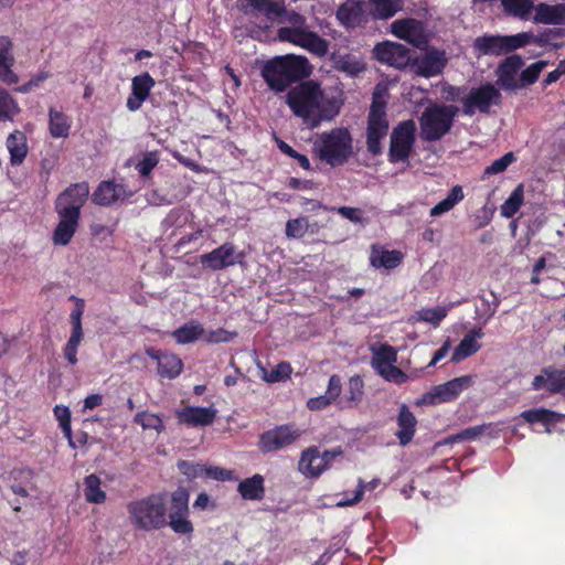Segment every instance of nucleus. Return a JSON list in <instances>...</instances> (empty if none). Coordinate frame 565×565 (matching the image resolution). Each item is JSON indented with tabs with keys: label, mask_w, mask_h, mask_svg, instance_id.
Segmentation results:
<instances>
[{
	"label": "nucleus",
	"mask_w": 565,
	"mask_h": 565,
	"mask_svg": "<svg viewBox=\"0 0 565 565\" xmlns=\"http://www.w3.org/2000/svg\"><path fill=\"white\" fill-rule=\"evenodd\" d=\"M286 104L295 116L309 128L332 120L342 106V100L332 92L323 90L316 81H306L292 87L286 95Z\"/></svg>",
	"instance_id": "1"
},
{
	"label": "nucleus",
	"mask_w": 565,
	"mask_h": 565,
	"mask_svg": "<svg viewBox=\"0 0 565 565\" xmlns=\"http://www.w3.org/2000/svg\"><path fill=\"white\" fill-rule=\"evenodd\" d=\"M311 74V66L305 56L285 55L276 56L262 67V76L271 90L284 92L287 87Z\"/></svg>",
	"instance_id": "2"
},
{
	"label": "nucleus",
	"mask_w": 565,
	"mask_h": 565,
	"mask_svg": "<svg viewBox=\"0 0 565 565\" xmlns=\"http://www.w3.org/2000/svg\"><path fill=\"white\" fill-rule=\"evenodd\" d=\"M313 153L331 167L344 164L353 153V139L347 128H333L317 135L312 145Z\"/></svg>",
	"instance_id": "3"
},
{
	"label": "nucleus",
	"mask_w": 565,
	"mask_h": 565,
	"mask_svg": "<svg viewBox=\"0 0 565 565\" xmlns=\"http://www.w3.org/2000/svg\"><path fill=\"white\" fill-rule=\"evenodd\" d=\"M129 521L141 531L158 530L167 525L164 494H153L127 505Z\"/></svg>",
	"instance_id": "4"
},
{
	"label": "nucleus",
	"mask_w": 565,
	"mask_h": 565,
	"mask_svg": "<svg viewBox=\"0 0 565 565\" xmlns=\"http://www.w3.org/2000/svg\"><path fill=\"white\" fill-rule=\"evenodd\" d=\"M286 22H288L289 25L278 30V39L280 41L290 42L317 56L327 54L329 49L328 42L309 30L306 24V19L302 15L296 12H289L286 14Z\"/></svg>",
	"instance_id": "5"
},
{
	"label": "nucleus",
	"mask_w": 565,
	"mask_h": 565,
	"mask_svg": "<svg viewBox=\"0 0 565 565\" xmlns=\"http://www.w3.org/2000/svg\"><path fill=\"white\" fill-rule=\"evenodd\" d=\"M458 108L434 104L427 107L420 118V136L424 140L435 141L445 136L451 128Z\"/></svg>",
	"instance_id": "6"
},
{
	"label": "nucleus",
	"mask_w": 565,
	"mask_h": 565,
	"mask_svg": "<svg viewBox=\"0 0 565 565\" xmlns=\"http://www.w3.org/2000/svg\"><path fill=\"white\" fill-rule=\"evenodd\" d=\"M533 38L530 33L514 35H483L473 41L478 55H502L525 46Z\"/></svg>",
	"instance_id": "7"
},
{
	"label": "nucleus",
	"mask_w": 565,
	"mask_h": 565,
	"mask_svg": "<svg viewBox=\"0 0 565 565\" xmlns=\"http://www.w3.org/2000/svg\"><path fill=\"white\" fill-rule=\"evenodd\" d=\"M372 351V367L386 381L394 384H403L408 380V376L397 366L396 350L388 344L373 345Z\"/></svg>",
	"instance_id": "8"
},
{
	"label": "nucleus",
	"mask_w": 565,
	"mask_h": 565,
	"mask_svg": "<svg viewBox=\"0 0 565 565\" xmlns=\"http://www.w3.org/2000/svg\"><path fill=\"white\" fill-rule=\"evenodd\" d=\"M475 379L476 375L472 374L462 375L436 385L423 395L418 404L434 405L455 401L463 391L472 386Z\"/></svg>",
	"instance_id": "9"
},
{
	"label": "nucleus",
	"mask_w": 565,
	"mask_h": 565,
	"mask_svg": "<svg viewBox=\"0 0 565 565\" xmlns=\"http://www.w3.org/2000/svg\"><path fill=\"white\" fill-rule=\"evenodd\" d=\"M416 125L409 119L402 121L391 135L390 160L392 162L405 161L412 153L415 143Z\"/></svg>",
	"instance_id": "10"
},
{
	"label": "nucleus",
	"mask_w": 565,
	"mask_h": 565,
	"mask_svg": "<svg viewBox=\"0 0 565 565\" xmlns=\"http://www.w3.org/2000/svg\"><path fill=\"white\" fill-rule=\"evenodd\" d=\"M301 434L302 430L292 425H281L263 433L258 448L262 452L278 451L295 444Z\"/></svg>",
	"instance_id": "11"
},
{
	"label": "nucleus",
	"mask_w": 565,
	"mask_h": 565,
	"mask_svg": "<svg viewBox=\"0 0 565 565\" xmlns=\"http://www.w3.org/2000/svg\"><path fill=\"white\" fill-rule=\"evenodd\" d=\"M500 102L501 93L491 84L472 88L461 98L466 115H473L477 110L488 113L492 106H498Z\"/></svg>",
	"instance_id": "12"
},
{
	"label": "nucleus",
	"mask_w": 565,
	"mask_h": 565,
	"mask_svg": "<svg viewBox=\"0 0 565 565\" xmlns=\"http://www.w3.org/2000/svg\"><path fill=\"white\" fill-rule=\"evenodd\" d=\"M388 122L384 105L374 99L367 125V149L370 152L377 154L381 151V140L386 136Z\"/></svg>",
	"instance_id": "13"
},
{
	"label": "nucleus",
	"mask_w": 565,
	"mask_h": 565,
	"mask_svg": "<svg viewBox=\"0 0 565 565\" xmlns=\"http://www.w3.org/2000/svg\"><path fill=\"white\" fill-rule=\"evenodd\" d=\"M341 454L342 451L340 449L319 452L316 447L308 448L301 454L298 467L299 471L306 477H318L327 470L331 461Z\"/></svg>",
	"instance_id": "14"
},
{
	"label": "nucleus",
	"mask_w": 565,
	"mask_h": 565,
	"mask_svg": "<svg viewBox=\"0 0 565 565\" xmlns=\"http://www.w3.org/2000/svg\"><path fill=\"white\" fill-rule=\"evenodd\" d=\"M89 186L86 182L71 185L56 200V212L79 217L81 209L87 200Z\"/></svg>",
	"instance_id": "15"
},
{
	"label": "nucleus",
	"mask_w": 565,
	"mask_h": 565,
	"mask_svg": "<svg viewBox=\"0 0 565 565\" xmlns=\"http://www.w3.org/2000/svg\"><path fill=\"white\" fill-rule=\"evenodd\" d=\"M447 56L444 51L431 49L411 63V66L419 76L429 78L439 75L447 65Z\"/></svg>",
	"instance_id": "16"
},
{
	"label": "nucleus",
	"mask_w": 565,
	"mask_h": 565,
	"mask_svg": "<svg viewBox=\"0 0 565 565\" xmlns=\"http://www.w3.org/2000/svg\"><path fill=\"white\" fill-rule=\"evenodd\" d=\"M392 33L414 46L422 47L428 43V33L423 22L415 19H401L391 24Z\"/></svg>",
	"instance_id": "17"
},
{
	"label": "nucleus",
	"mask_w": 565,
	"mask_h": 565,
	"mask_svg": "<svg viewBox=\"0 0 565 565\" xmlns=\"http://www.w3.org/2000/svg\"><path fill=\"white\" fill-rule=\"evenodd\" d=\"M373 53L379 62L395 68H404L411 62L409 50L399 43H380L374 47Z\"/></svg>",
	"instance_id": "18"
},
{
	"label": "nucleus",
	"mask_w": 565,
	"mask_h": 565,
	"mask_svg": "<svg viewBox=\"0 0 565 565\" xmlns=\"http://www.w3.org/2000/svg\"><path fill=\"white\" fill-rule=\"evenodd\" d=\"M239 254L231 243H225L210 253L200 256V263L204 268L221 270L237 263Z\"/></svg>",
	"instance_id": "19"
},
{
	"label": "nucleus",
	"mask_w": 565,
	"mask_h": 565,
	"mask_svg": "<svg viewBox=\"0 0 565 565\" xmlns=\"http://www.w3.org/2000/svg\"><path fill=\"white\" fill-rule=\"evenodd\" d=\"M532 388L550 394H565V370L547 366L534 376Z\"/></svg>",
	"instance_id": "20"
},
{
	"label": "nucleus",
	"mask_w": 565,
	"mask_h": 565,
	"mask_svg": "<svg viewBox=\"0 0 565 565\" xmlns=\"http://www.w3.org/2000/svg\"><path fill=\"white\" fill-rule=\"evenodd\" d=\"M180 471L189 478H206L213 480H231L233 472L214 466H206L193 461H180L178 463Z\"/></svg>",
	"instance_id": "21"
},
{
	"label": "nucleus",
	"mask_w": 565,
	"mask_h": 565,
	"mask_svg": "<svg viewBox=\"0 0 565 565\" xmlns=\"http://www.w3.org/2000/svg\"><path fill=\"white\" fill-rule=\"evenodd\" d=\"M366 1L348 0L337 11V18L347 28H355L367 20Z\"/></svg>",
	"instance_id": "22"
},
{
	"label": "nucleus",
	"mask_w": 565,
	"mask_h": 565,
	"mask_svg": "<svg viewBox=\"0 0 565 565\" xmlns=\"http://www.w3.org/2000/svg\"><path fill=\"white\" fill-rule=\"evenodd\" d=\"M175 414L179 422L182 424L193 427H204L211 425L214 422L217 409L213 406H185L184 408L177 411Z\"/></svg>",
	"instance_id": "23"
},
{
	"label": "nucleus",
	"mask_w": 565,
	"mask_h": 565,
	"mask_svg": "<svg viewBox=\"0 0 565 565\" xmlns=\"http://www.w3.org/2000/svg\"><path fill=\"white\" fill-rule=\"evenodd\" d=\"M146 353L158 362V374L161 377L174 379L181 373L183 363L178 355L154 350L153 348H147Z\"/></svg>",
	"instance_id": "24"
},
{
	"label": "nucleus",
	"mask_w": 565,
	"mask_h": 565,
	"mask_svg": "<svg viewBox=\"0 0 565 565\" xmlns=\"http://www.w3.org/2000/svg\"><path fill=\"white\" fill-rule=\"evenodd\" d=\"M129 195H131V192H127L122 184L111 181H103L93 193L92 200L98 205L108 206Z\"/></svg>",
	"instance_id": "25"
},
{
	"label": "nucleus",
	"mask_w": 565,
	"mask_h": 565,
	"mask_svg": "<svg viewBox=\"0 0 565 565\" xmlns=\"http://www.w3.org/2000/svg\"><path fill=\"white\" fill-rule=\"evenodd\" d=\"M522 66L523 60L519 55L507 57L499 66L498 83L505 89L518 88L520 82L518 73Z\"/></svg>",
	"instance_id": "26"
},
{
	"label": "nucleus",
	"mask_w": 565,
	"mask_h": 565,
	"mask_svg": "<svg viewBox=\"0 0 565 565\" xmlns=\"http://www.w3.org/2000/svg\"><path fill=\"white\" fill-rule=\"evenodd\" d=\"M483 335L484 333L481 328L471 329L455 349L451 361L457 363L477 353L481 349L479 340Z\"/></svg>",
	"instance_id": "27"
},
{
	"label": "nucleus",
	"mask_w": 565,
	"mask_h": 565,
	"mask_svg": "<svg viewBox=\"0 0 565 565\" xmlns=\"http://www.w3.org/2000/svg\"><path fill=\"white\" fill-rule=\"evenodd\" d=\"M14 56L12 53V43L9 38L0 36V81L12 85L18 83L19 78L12 71Z\"/></svg>",
	"instance_id": "28"
},
{
	"label": "nucleus",
	"mask_w": 565,
	"mask_h": 565,
	"mask_svg": "<svg viewBox=\"0 0 565 565\" xmlns=\"http://www.w3.org/2000/svg\"><path fill=\"white\" fill-rule=\"evenodd\" d=\"M342 392L341 380L338 375H332L329 379L328 388L326 394L312 397L307 402L310 411H321L338 401Z\"/></svg>",
	"instance_id": "29"
},
{
	"label": "nucleus",
	"mask_w": 565,
	"mask_h": 565,
	"mask_svg": "<svg viewBox=\"0 0 565 565\" xmlns=\"http://www.w3.org/2000/svg\"><path fill=\"white\" fill-rule=\"evenodd\" d=\"M398 430L396 437L402 446L407 445L414 437L417 420L406 405H402L396 418Z\"/></svg>",
	"instance_id": "30"
},
{
	"label": "nucleus",
	"mask_w": 565,
	"mask_h": 565,
	"mask_svg": "<svg viewBox=\"0 0 565 565\" xmlns=\"http://www.w3.org/2000/svg\"><path fill=\"white\" fill-rule=\"evenodd\" d=\"M534 22L542 24H565V3H540L535 8Z\"/></svg>",
	"instance_id": "31"
},
{
	"label": "nucleus",
	"mask_w": 565,
	"mask_h": 565,
	"mask_svg": "<svg viewBox=\"0 0 565 565\" xmlns=\"http://www.w3.org/2000/svg\"><path fill=\"white\" fill-rule=\"evenodd\" d=\"M60 222L53 233V243L55 245H67L74 236L79 217L64 213H57Z\"/></svg>",
	"instance_id": "32"
},
{
	"label": "nucleus",
	"mask_w": 565,
	"mask_h": 565,
	"mask_svg": "<svg viewBox=\"0 0 565 565\" xmlns=\"http://www.w3.org/2000/svg\"><path fill=\"white\" fill-rule=\"evenodd\" d=\"M403 259V254L398 250H388L382 246H372L370 262L375 268L393 269L397 267Z\"/></svg>",
	"instance_id": "33"
},
{
	"label": "nucleus",
	"mask_w": 565,
	"mask_h": 565,
	"mask_svg": "<svg viewBox=\"0 0 565 565\" xmlns=\"http://www.w3.org/2000/svg\"><path fill=\"white\" fill-rule=\"evenodd\" d=\"M332 61L334 68L348 74L349 76H356L365 71V62L363 57L358 54H333Z\"/></svg>",
	"instance_id": "34"
},
{
	"label": "nucleus",
	"mask_w": 565,
	"mask_h": 565,
	"mask_svg": "<svg viewBox=\"0 0 565 565\" xmlns=\"http://www.w3.org/2000/svg\"><path fill=\"white\" fill-rule=\"evenodd\" d=\"M7 148L10 153V161L13 166L21 164L28 153L25 135L15 130L7 138Z\"/></svg>",
	"instance_id": "35"
},
{
	"label": "nucleus",
	"mask_w": 565,
	"mask_h": 565,
	"mask_svg": "<svg viewBox=\"0 0 565 565\" xmlns=\"http://www.w3.org/2000/svg\"><path fill=\"white\" fill-rule=\"evenodd\" d=\"M49 130L53 138H66L71 130V119L54 107L49 109Z\"/></svg>",
	"instance_id": "36"
},
{
	"label": "nucleus",
	"mask_w": 565,
	"mask_h": 565,
	"mask_svg": "<svg viewBox=\"0 0 565 565\" xmlns=\"http://www.w3.org/2000/svg\"><path fill=\"white\" fill-rule=\"evenodd\" d=\"M366 3L369 15L375 19H388L402 9L399 0H369Z\"/></svg>",
	"instance_id": "37"
},
{
	"label": "nucleus",
	"mask_w": 565,
	"mask_h": 565,
	"mask_svg": "<svg viewBox=\"0 0 565 565\" xmlns=\"http://www.w3.org/2000/svg\"><path fill=\"white\" fill-rule=\"evenodd\" d=\"M238 492L246 500H260L264 497V478L260 475H254L239 482Z\"/></svg>",
	"instance_id": "38"
},
{
	"label": "nucleus",
	"mask_w": 565,
	"mask_h": 565,
	"mask_svg": "<svg viewBox=\"0 0 565 565\" xmlns=\"http://www.w3.org/2000/svg\"><path fill=\"white\" fill-rule=\"evenodd\" d=\"M204 335V328L198 321H189L172 332V337L179 344L192 343Z\"/></svg>",
	"instance_id": "39"
},
{
	"label": "nucleus",
	"mask_w": 565,
	"mask_h": 565,
	"mask_svg": "<svg viewBox=\"0 0 565 565\" xmlns=\"http://www.w3.org/2000/svg\"><path fill=\"white\" fill-rule=\"evenodd\" d=\"M521 417L529 424L541 423L545 426L557 423L565 415L555 413L546 408L529 409L521 413Z\"/></svg>",
	"instance_id": "40"
},
{
	"label": "nucleus",
	"mask_w": 565,
	"mask_h": 565,
	"mask_svg": "<svg viewBox=\"0 0 565 565\" xmlns=\"http://www.w3.org/2000/svg\"><path fill=\"white\" fill-rule=\"evenodd\" d=\"M507 14L527 20L534 9V0H500Z\"/></svg>",
	"instance_id": "41"
},
{
	"label": "nucleus",
	"mask_w": 565,
	"mask_h": 565,
	"mask_svg": "<svg viewBox=\"0 0 565 565\" xmlns=\"http://www.w3.org/2000/svg\"><path fill=\"white\" fill-rule=\"evenodd\" d=\"M463 196L462 188L460 185H455L447 194V196L430 210V216L435 217L447 213L454 209L456 204L462 201Z\"/></svg>",
	"instance_id": "42"
},
{
	"label": "nucleus",
	"mask_w": 565,
	"mask_h": 565,
	"mask_svg": "<svg viewBox=\"0 0 565 565\" xmlns=\"http://www.w3.org/2000/svg\"><path fill=\"white\" fill-rule=\"evenodd\" d=\"M523 199L524 188L523 184H519L501 205V215L505 218L513 217L520 210L521 205L523 204Z\"/></svg>",
	"instance_id": "43"
},
{
	"label": "nucleus",
	"mask_w": 565,
	"mask_h": 565,
	"mask_svg": "<svg viewBox=\"0 0 565 565\" xmlns=\"http://www.w3.org/2000/svg\"><path fill=\"white\" fill-rule=\"evenodd\" d=\"M363 396V381L359 376L351 377L349 381L348 392L343 399L339 401L342 408L356 406Z\"/></svg>",
	"instance_id": "44"
},
{
	"label": "nucleus",
	"mask_w": 565,
	"mask_h": 565,
	"mask_svg": "<svg viewBox=\"0 0 565 565\" xmlns=\"http://www.w3.org/2000/svg\"><path fill=\"white\" fill-rule=\"evenodd\" d=\"M102 481L96 475H89L84 480L85 498L90 503H103L106 500V492L100 488Z\"/></svg>",
	"instance_id": "45"
},
{
	"label": "nucleus",
	"mask_w": 565,
	"mask_h": 565,
	"mask_svg": "<svg viewBox=\"0 0 565 565\" xmlns=\"http://www.w3.org/2000/svg\"><path fill=\"white\" fill-rule=\"evenodd\" d=\"M256 364L259 370V376L268 383H276L286 380L290 376L292 371L291 366L286 362L277 364L270 372H268L259 361H257Z\"/></svg>",
	"instance_id": "46"
},
{
	"label": "nucleus",
	"mask_w": 565,
	"mask_h": 565,
	"mask_svg": "<svg viewBox=\"0 0 565 565\" xmlns=\"http://www.w3.org/2000/svg\"><path fill=\"white\" fill-rule=\"evenodd\" d=\"M20 113L18 103L0 87V121L12 120Z\"/></svg>",
	"instance_id": "47"
},
{
	"label": "nucleus",
	"mask_w": 565,
	"mask_h": 565,
	"mask_svg": "<svg viewBox=\"0 0 565 565\" xmlns=\"http://www.w3.org/2000/svg\"><path fill=\"white\" fill-rule=\"evenodd\" d=\"M448 308L446 307H436V308H423L415 312L413 319L416 321H424L431 323L437 327L441 322V320L447 316Z\"/></svg>",
	"instance_id": "48"
},
{
	"label": "nucleus",
	"mask_w": 565,
	"mask_h": 565,
	"mask_svg": "<svg viewBox=\"0 0 565 565\" xmlns=\"http://www.w3.org/2000/svg\"><path fill=\"white\" fill-rule=\"evenodd\" d=\"M159 153L157 151H146L141 153L140 159L135 163V169L138 171L140 177L148 178L151 171L159 163Z\"/></svg>",
	"instance_id": "49"
},
{
	"label": "nucleus",
	"mask_w": 565,
	"mask_h": 565,
	"mask_svg": "<svg viewBox=\"0 0 565 565\" xmlns=\"http://www.w3.org/2000/svg\"><path fill=\"white\" fill-rule=\"evenodd\" d=\"M250 8L259 13H264L267 19L274 20L281 15L282 8L271 0H247Z\"/></svg>",
	"instance_id": "50"
},
{
	"label": "nucleus",
	"mask_w": 565,
	"mask_h": 565,
	"mask_svg": "<svg viewBox=\"0 0 565 565\" xmlns=\"http://www.w3.org/2000/svg\"><path fill=\"white\" fill-rule=\"evenodd\" d=\"M154 79L148 74L143 73L137 75L131 81V92L146 100L150 94V90L154 86Z\"/></svg>",
	"instance_id": "51"
},
{
	"label": "nucleus",
	"mask_w": 565,
	"mask_h": 565,
	"mask_svg": "<svg viewBox=\"0 0 565 565\" xmlns=\"http://www.w3.org/2000/svg\"><path fill=\"white\" fill-rule=\"evenodd\" d=\"M189 514V493L185 489H178L172 493L169 515Z\"/></svg>",
	"instance_id": "52"
},
{
	"label": "nucleus",
	"mask_w": 565,
	"mask_h": 565,
	"mask_svg": "<svg viewBox=\"0 0 565 565\" xmlns=\"http://www.w3.org/2000/svg\"><path fill=\"white\" fill-rule=\"evenodd\" d=\"M54 416L60 424V427L67 438L71 446H73L72 427H71V411L67 406L56 405L54 407Z\"/></svg>",
	"instance_id": "53"
},
{
	"label": "nucleus",
	"mask_w": 565,
	"mask_h": 565,
	"mask_svg": "<svg viewBox=\"0 0 565 565\" xmlns=\"http://www.w3.org/2000/svg\"><path fill=\"white\" fill-rule=\"evenodd\" d=\"M546 66V63L544 61H539L533 64H531L527 68L522 71L520 75V86H526L533 84L537 77L540 76L543 68Z\"/></svg>",
	"instance_id": "54"
},
{
	"label": "nucleus",
	"mask_w": 565,
	"mask_h": 565,
	"mask_svg": "<svg viewBox=\"0 0 565 565\" xmlns=\"http://www.w3.org/2000/svg\"><path fill=\"white\" fill-rule=\"evenodd\" d=\"M169 525L178 534H191L193 524L189 520V514L169 515Z\"/></svg>",
	"instance_id": "55"
},
{
	"label": "nucleus",
	"mask_w": 565,
	"mask_h": 565,
	"mask_svg": "<svg viewBox=\"0 0 565 565\" xmlns=\"http://www.w3.org/2000/svg\"><path fill=\"white\" fill-rule=\"evenodd\" d=\"M515 160L514 154L512 152L505 153L503 157L494 160L490 166H488L484 171L482 178L486 179L488 175L498 174L507 170V168Z\"/></svg>",
	"instance_id": "56"
},
{
	"label": "nucleus",
	"mask_w": 565,
	"mask_h": 565,
	"mask_svg": "<svg viewBox=\"0 0 565 565\" xmlns=\"http://www.w3.org/2000/svg\"><path fill=\"white\" fill-rule=\"evenodd\" d=\"M309 227L308 220L305 217L294 218L286 224V235L291 238L305 236Z\"/></svg>",
	"instance_id": "57"
},
{
	"label": "nucleus",
	"mask_w": 565,
	"mask_h": 565,
	"mask_svg": "<svg viewBox=\"0 0 565 565\" xmlns=\"http://www.w3.org/2000/svg\"><path fill=\"white\" fill-rule=\"evenodd\" d=\"M135 422L139 424L143 429H154L160 431L162 428V420L160 417L148 412L138 413L135 416Z\"/></svg>",
	"instance_id": "58"
},
{
	"label": "nucleus",
	"mask_w": 565,
	"mask_h": 565,
	"mask_svg": "<svg viewBox=\"0 0 565 565\" xmlns=\"http://www.w3.org/2000/svg\"><path fill=\"white\" fill-rule=\"evenodd\" d=\"M236 333L228 332L224 329H217V330H204V335L201 338L202 340L211 343H220V342H227L233 337H235Z\"/></svg>",
	"instance_id": "59"
},
{
	"label": "nucleus",
	"mask_w": 565,
	"mask_h": 565,
	"mask_svg": "<svg viewBox=\"0 0 565 565\" xmlns=\"http://www.w3.org/2000/svg\"><path fill=\"white\" fill-rule=\"evenodd\" d=\"M277 145L281 152L297 160L301 168L306 170L310 169V161L306 156L295 151L288 143L282 140H279Z\"/></svg>",
	"instance_id": "60"
},
{
	"label": "nucleus",
	"mask_w": 565,
	"mask_h": 565,
	"mask_svg": "<svg viewBox=\"0 0 565 565\" xmlns=\"http://www.w3.org/2000/svg\"><path fill=\"white\" fill-rule=\"evenodd\" d=\"M75 300L76 305L74 310L70 315V320L72 323V328L78 329L82 327V316L84 313V300L79 298L72 297Z\"/></svg>",
	"instance_id": "61"
},
{
	"label": "nucleus",
	"mask_w": 565,
	"mask_h": 565,
	"mask_svg": "<svg viewBox=\"0 0 565 565\" xmlns=\"http://www.w3.org/2000/svg\"><path fill=\"white\" fill-rule=\"evenodd\" d=\"M337 212L353 223H361L363 221V212L358 207L340 206L337 209Z\"/></svg>",
	"instance_id": "62"
},
{
	"label": "nucleus",
	"mask_w": 565,
	"mask_h": 565,
	"mask_svg": "<svg viewBox=\"0 0 565 565\" xmlns=\"http://www.w3.org/2000/svg\"><path fill=\"white\" fill-rule=\"evenodd\" d=\"M363 493H364V482L363 480H359V484H358V488L356 490L354 491V497L349 499V498H345V499H342L340 500L337 505L338 507H349V505H353L355 504L356 502H359L362 497H363Z\"/></svg>",
	"instance_id": "63"
},
{
	"label": "nucleus",
	"mask_w": 565,
	"mask_h": 565,
	"mask_svg": "<svg viewBox=\"0 0 565 565\" xmlns=\"http://www.w3.org/2000/svg\"><path fill=\"white\" fill-rule=\"evenodd\" d=\"M363 493H364V482L363 480H359V484H358V488L356 490L354 491V497L349 499V498H345V499H342L340 500L337 505L338 507H349V505H353L355 504L356 502H359L362 497H363Z\"/></svg>",
	"instance_id": "64"
}]
</instances>
